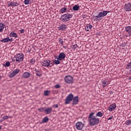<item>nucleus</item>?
<instances>
[{"instance_id": "obj_10", "label": "nucleus", "mask_w": 131, "mask_h": 131, "mask_svg": "<svg viewBox=\"0 0 131 131\" xmlns=\"http://www.w3.org/2000/svg\"><path fill=\"white\" fill-rule=\"evenodd\" d=\"M72 101V105H77V104H78V102H79V100H78V96L73 97Z\"/></svg>"}, {"instance_id": "obj_16", "label": "nucleus", "mask_w": 131, "mask_h": 131, "mask_svg": "<svg viewBox=\"0 0 131 131\" xmlns=\"http://www.w3.org/2000/svg\"><path fill=\"white\" fill-rule=\"evenodd\" d=\"M68 12H69V11H68L67 8L62 7L60 9V12L61 14H64V13H67Z\"/></svg>"}, {"instance_id": "obj_32", "label": "nucleus", "mask_w": 131, "mask_h": 131, "mask_svg": "<svg viewBox=\"0 0 131 131\" xmlns=\"http://www.w3.org/2000/svg\"><path fill=\"white\" fill-rule=\"evenodd\" d=\"M58 41L60 43V45H63V43H64V41H63V39L61 38H58Z\"/></svg>"}, {"instance_id": "obj_17", "label": "nucleus", "mask_w": 131, "mask_h": 131, "mask_svg": "<svg viewBox=\"0 0 131 131\" xmlns=\"http://www.w3.org/2000/svg\"><path fill=\"white\" fill-rule=\"evenodd\" d=\"M52 110L53 107H48V108L45 110V112L46 113V114H50L52 113Z\"/></svg>"}, {"instance_id": "obj_38", "label": "nucleus", "mask_w": 131, "mask_h": 131, "mask_svg": "<svg viewBox=\"0 0 131 131\" xmlns=\"http://www.w3.org/2000/svg\"><path fill=\"white\" fill-rule=\"evenodd\" d=\"M55 89H60L61 88V86L59 84H57L55 85Z\"/></svg>"}, {"instance_id": "obj_54", "label": "nucleus", "mask_w": 131, "mask_h": 131, "mask_svg": "<svg viewBox=\"0 0 131 131\" xmlns=\"http://www.w3.org/2000/svg\"><path fill=\"white\" fill-rule=\"evenodd\" d=\"M0 122H1V120H0Z\"/></svg>"}, {"instance_id": "obj_34", "label": "nucleus", "mask_w": 131, "mask_h": 131, "mask_svg": "<svg viewBox=\"0 0 131 131\" xmlns=\"http://www.w3.org/2000/svg\"><path fill=\"white\" fill-rule=\"evenodd\" d=\"M127 69H131V61L127 64Z\"/></svg>"}, {"instance_id": "obj_36", "label": "nucleus", "mask_w": 131, "mask_h": 131, "mask_svg": "<svg viewBox=\"0 0 131 131\" xmlns=\"http://www.w3.org/2000/svg\"><path fill=\"white\" fill-rule=\"evenodd\" d=\"M30 2V0H25L24 4L25 5H29Z\"/></svg>"}, {"instance_id": "obj_47", "label": "nucleus", "mask_w": 131, "mask_h": 131, "mask_svg": "<svg viewBox=\"0 0 131 131\" xmlns=\"http://www.w3.org/2000/svg\"><path fill=\"white\" fill-rule=\"evenodd\" d=\"M35 71H36V73H37V72H38L39 71H38V70L35 69Z\"/></svg>"}, {"instance_id": "obj_22", "label": "nucleus", "mask_w": 131, "mask_h": 131, "mask_svg": "<svg viewBox=\"0 0 131 131\" xmlns=\"http://www.w3.org/2000/svg\"><path fill=\"white\" fill-rule=\"evenodd\" d=\"M5 29V25L3 23H0V32H3Z\"/></svg>"}, {"instance_id": "obj_40", "label": "nucleus", "mask_w": 131, "mask_h": 131, "mask_svg": "<svg viewBox=\"0 0 131 131\" xmlns=\"http://www.w3.org/2000/svg\"><path fill=\"white\" fill-rule=\"evenodd\" d=\"M103 113H102L101 112H99V117H102L103 116Z\"/></svg>"}, {"instance_id": "obj_5", "label": "nucleus", "mask_w": 131, "mask_h": 131, "mask_svg": "<svg viewBox=\"0 0 131 131\" xmlns=\"http://www.w3.org/2000/svg\"><path fill=\"white\" fill-rule=\"evenodd\" d=\"M83 126H84V124L81 122H77L76 123V127L78 130H81L83 128Z\"/></svg>"}, {"instance_id": "obj_50", "label": "nucleus", "mask_w": 131, "mask_h": 131, "mask_svg": "<svg viewBox=\"0 0 131 131\" xmlns=\"http://www.w3.org/2000/svg\"><path fill=\"white\" fill-rule=\"evenodd\" d=\"M128 79H129V80H130V79H131V76L128 78Z\"/></svg>"}, {"instance_id": "obj_35", "label": "nucleus", "mask_w": 131, "mask_h": 131, "mask_svg": "<svg viewBox=\"0 0 131 131\" xmlns=\"http://www.w3.org/2000/svg\"><path fill=\"white\" fill-rule=\"evenodd\" d=\"M10 65H11V63L10 62L8 61L4 64V66H5V67H9Z\"/></svg>"}, {"instance_id": "obj_31", "label": "nucleus", "mask_w": 131, "mask_h": 131, "mask_svg": "<svg viewBox=\"0 0 131 131\" xmlns=\"http://www.w3.org/2000/svg\"><path fill=\"white\" fill-rule=\"evenodd\" d=\"M30 63L31 64V65H33V64L35 63V59L32 58L30 61Z\"/></svg>"}, {"instance_id": "obj_9", "label": "nucleus", "mask_w": 131, "mask_h": 131, "mask_svg": "<svg viewBox=\"0 0 131 131\" xmlns=\"http://www.w3.org/2000/svg\"><path fill=\"white\" fill-rule=\"evenodd\" d=\"M50 63H51V60L48 59L42 61L41 64L42 66H44V67H49V66H50Z\"/></svg>"}, {"instance_id": "obj_41", "label": "nucleus", "mask_w": 131, "mask_h": 131, "mask_svg": "<svg viewBox=\"0 0 131 131\" xmlns=\"http://www.w3.org/2000/svg\"><path fill=\"white\" fill-rule=\"evenodd\" d=\"M58 104H54L52 107V108H58Z\"/></svg>"}, {"instance_id": "obj_1", "label": "nucleus", "mask_w": 131, "mask_h": 131, "mask_svg": "<svg viewBox=\"0 0 131 131\" xmlns=\"http://www.w3.org/2000/svg\"><path fill=\"white\" fill-rule=\"evenodd\" d=\"M95 113H91L89 116V120L90 121V125L91 126H93V125H96L99 122V120L97 119L96 116H94Z\"/></svg>"}, {"instance_id": "obj_53", "label": "nucleus", "mask_w": 131, "mask_h": 131, "mask_svg": "<svg viewBox=\"0 0 131 131\" xmlns=\"http://www.w3.org/2000/svg\"><path fill=\"white\" fill-rule=\"evenodd\" d=\"M30 51H31V50H29V51H28V52H30Z\"/></svg>"}, {"instance_id": "obj_2", "label": "nucleus", "mask_w": 131, "mask_h": 131, "mask_svg": "<svg viewBox=\"0 0 131 131\" xmlns=\"http://www.w3.org/2000/svg\"><path fill=\"white\" fill-rule=\"evenodd\" d=\"M73 16L72 14L69 13H65L60 16L59 19L62 23H66V22H68V21L70 20V19L72 18Z\"/></svg>"}, {"instance_id": "obj_24", "label": "nucleus", "mask_w": 131, "mask_h": 131, "mask_svg": "<svg viewBox=\"0 0 131 131\" xmlns=\"http://www.w3.org/2000/svg\"><path fill=\"white\" fill-rule=\"evenodd\" d=\"M73 11H78V10H79V6L78 4L75 5L73 7Z\"/></svg>"}, {"instance_id": "obj_51", "label": "nucleus", "mask_w": 131, "mask_h": 131, "mask_svg": "<svg viewBox=\"0 0 131 131\" xmlns=\"http://www.w3.org/2000/svg\"><path fill=\"white\" fill-rule=\"evenodd\" d=\"M2 129V126H0V130Z\"/></svg>"}, {"instance_id": "obj_12", "label": "nucleus", "mask_w": 131, "mask_h": 131, "mask_svg": "<svg viewBox=\"0 0 131 131\" xmlns=\"http://www.w3.org/2000/svg\"><path fill=\"white\" fill-rule=\"evenodd\" d=\"M18 6H19V3L14 2H11L8 5V7H18Z\"/></svg>"}, {"instance_id": "obj_7", "label": "nucleus", "mask_w": 131, "mask_h": 131, "mask_svg": "<svg viewBox=\"0 0 131 131\" xmlns=\"http://www.w3.org/2000/svg\"><path fill=\"white\" fill-rule=\"evenodd\" d=\"M15 60L16 62H22L23 61L24 57L23 54H18L16 55Z\"/></svg>"}, {"instance_id": "obj_20", "label": "nucleus", "mask_w": 131, "mask_h": 131, "mask_svg": "<svg viewBox=\"0 0 131 131\" xmlns=\"http://www.w3.org/2000/svg\"><path fill=\"white\" fill-rule=\"evenodd\" d=\"M29 76H30V73H29L28 72H25L23 74V78H28V77H29Z\"/></svg>"}, {"instance_id": "obj_27", "label": "nucleus", "mask_w": 131, "mask_h": 131, "mask_svg": "<svg viewBox=\"0 0 131 131\" xmlns=\"http://www.w3.org/2000/svg\"><path fill=\"white\" fill-rule=\"evenodd\" d=\"M51 93V91L49 90H46L44 92L45 96H48Z\"/></svg>"}, {"instance_id": "obj_29", "label": "nucleus", "mask_w": 131, "mask_h": 131, "mask_svg": "<svg viewBox=\"0 0 131 131\" xmlns=\"http://www.w3.org/2000/svg\"><path fill=\"white\" fill-rule=\"evenodd\" d=\"M46 107H40V108H39L38 109V111L39 112H45V110H46V109H45Z\"/></svg>"}, {"instance_id": "obj_3", "label": "nucleus", "mask_w": 131, "mask_h": 131, "mask_svg": "<svg viewBox=\"0 0 131 131\" xmlns=\"http://www.w3.org/2000/svg\"><path fill=\"white\" fill-rule=\"evenodd\" d=\"M64 81L66 83H73V77L71 76H66L64 77Z\"/></svg>"}, {"instance_id": "obj_14", "label": "nucleus", "mask_w": 131, "mask_h": 131, "mask_svg": "<svg viewBox=\"0 0 131 131\" xmlns=\"http://www.w3.org/2000/svg\"><path fill=\"white\" fill-rule=\"evenodd\" d=\"M59 30L64 31L67 29V26L65 24H61L58 27Z\"/></svg>"}, {"instance_id": "obj_8", "label": "nucleus", "mask_w": 131, "mask_h": 131, "mask_svg": "<svg viewBox=\"0 0 131 131\" xmlns=\"http://www.w3.org/2000/svg\"><path fill=\"white\" fill-rule=\"evenodd\" d=\"M20 71V70L19 69H16L14 70L12 73H10V74L9 75V77L10 78H12V77H14L16 74H18L19 73V72Z\"/></svg>"}, {"instance_id": "obj_26", "label": "nucleus", "mask_w": 131, "mask_h": 131, "mask_svg": "<svg viewBox=\"0 0 131 131\" xmlns=\"http://www.w3.org/2000/svg\"><path fill=\"white\" fill-rule=\"evenodd\" d=\"M1 42H9V37H8L6 38L3 39L1 40Z\"/></svg>"}, {"instance_id": "obj_11", "label": "nucleus", "mask_w": 131, "mask_h": 131, "mask_svg": "<svg viewBox=\"0 0 131 131\" xmlns=\"http://www.w3.org/2000/svg\"><path fill=\"white\" fill-rule=\"evenodd\" d=\"M126 32L128 34L129 36H131V27L129 26L125 27Z\"/></svg>"}, {"instance_id": "obj_52", "label": "nucleus", "mask_w": 131, "mask_h": 131, "mask_svg": "<svg viewBox=\"0 0 131 131\" xmlns=\"http://www.w3.org/2000/svg\"><path fill=\"white\" fill-rule=\"evenodd\" d=\"M2 79V76H0V80Z\"/></svg>"}, {"instance_id": "obj_45", "label": "nucleus", "mask_w": 131, "mask_h": 131, "mask_svg": "<svg viewBox=\"0 0 131 131\" xmlns=\"http://www.w3.org/2000/svg\"><path fill=\"white\" fill-rule=\"evenodd\" d=\"M111 119H113V116L110 117V118H108L107 119V121L108 120H111Z\"/></svg>"}, {"instance_id": "obj_21", "label": "nucleus", "mask_w": 131, "mask_h": 131, "mask_svg": "<svg viewBox=\"0 0 131 131\" xmlns=\"http://www.w3.org/2000/svg\"><path fill=\"white\" fill-rule=\"evenodd\" d=\"M102 83L103 84V87L105 88L107 84H109V81L107 79H105L102 81Z\"/></svg>"}, {"instance_id": "obj_30", "label": "nucleus", "mask_w": 131, "mask_h": 131, "mask_svg": "<svg viewBox=\"0 0 131 131\" xmlns=\"http://www.w3.org/2000/svg\"><path fill=\"white\" fill-rule=\"evenodd\" d=\"M54 63L55 65H58L61 63V61H60L59 59H58L57 60H55L54 61Z\"/></svg>"}, {"instance_id": "obj_46", "label": "nucleus", "mask_w": 131, "mask_h": 131, "mask_svg": "<svg viewBox=\"0 0 131 131\" xmlns=\"http://www.w3.org/2000/svg\"><path fill=\"white\" fill-rule=\"evenodd\" d=\"M8 41H13V38H9V37H8Z\"/></svg>"}, {"instance_id": "obj_43", "label": "nucleus", "mask_w": 131, "mask_h": 131, "mask_svg": "<svg viewBox=\"0 0 131 131\" xmlns=\"http://www.w3.org/2000/svg\"><path fill=\"white\" fill-rule=\"evenodd\" d=\"M73 49H77V45H73Z\"/></svg>"}, {"instance_id": "obj_19", "label": "nucleus", "mask_w": 131, "mask_h": 131, "mask_svg": "<svg viewBox=\"0 0 131 131\" xmlns=\"http://www.w3.org/2000/svg\"><path fill=\"white\" fill-rule=\"evenodd\" d=\"M92 28H93V26L90 24H88L85 27V29L86 30V31H90V30H92Z\"/></svg>"}, {"instance_id": "obj_23", "label": "nucleus", "mask_w": 131, "mask_h": 131, "mask_svg": "<svg viewBox=\"0 0 131 131\" xmlns=\"http://www.w3.org/2000/svg\"><path fill=\"white\" fill-rule=\"evenodd\" d=\"M10 36L11 37H15L17 38L18 37V35H17V33H15V32H11L10 34Z\"/></svg>"}, {"instance_id": "obj_13", "label": "nucleus", "mask_w": 131, "mask_h": 131, "mask_svg": "<svg viewBox=\"0 0 131 131\" xmlns=\"http://www.w3.org/2000/svg\"><path fill=\"white\" fill-rule=\"evenodd\" d=\"M116 108V104L114 103L113 104H111L109 107H108V110L109 111H110L111 112H112V111H114V110H115V109Z\"/></svg>"}, {"instance_id": "obj_44", "label": "nucleus", "mask_w": 131, "mask_h": 131, "mask_svg": "<svg viewBox=\"0 0 131 131\" xmlns=\"http://www.w3.org/2000/svg\"><path fill=\"white\" fill-rule=\"evenodd\" d=\"M50 67H52V66H54V62H50Z\"/></svg>"}, {"instance_id": "obj_15", "label": "nucleus", "mask_w": 131, "mask_h": 131, "mask_svg": "<svg viewBox=\"0 0 131 131\" xmlns=\"http://www.w3.org/2000/svg\"><path fill=\"white\" fill-rule=\"evenodd\" d=\"M108 14V12L106 11L99 12V18H101V17H105Z\"/></svg>"}, {"instance_id": "obj_49", "label": "nucleus", "mask_w": 131, "mask_h": 131, "mask_svg": "<svg viewBox=\"0 0 131 131\" xmlns=\"http://www.w3.org/2000/svg\"><path fill=\"white\" fill-rule=\"evenodd\" d=\"M96 116H99V113H97Z\"/></svg>"}, {"instance_id": "obj_18", "label": "nucleus", "mask_w": 131, "mask_h": 131, "mask_svg": "<svg viewBox=\"0 0 131 131\" xmlns=\"http://www.w3.org/2000/svg\"><path fill=\"white\" fill-rule=\"evenodd\" d=\"M62 59H65V54L63 52L59 54L57 60H59L60 61H61Z\"/></svg>"}, {"instance_id": "obj_42", "label": "nucleus", "mask_w": 131, "mask_h": 131, "mask_svg": "<svg viewBox=\"0 0 131 131\" xmlns=\"http://www.w3.org/2000/svg\"><path fill=\"white\" fill-rule=\"evenodd\" d=\"M20 33H24V32H25V30L23 29H21L20 30Z\"/></svg>"}, {"instance_id": "obj_48", "label": "nucleus", "mask_w": 131, "mask_h": 131, "mask_svg": "<svg viewBox=\"0 0 131 131\" xmlns=\"http://www.w3.org/2000/svg\"><path fill=\"white\" fill-rule=\"evenodd\" d=\"M12 62H16V59H12Z\"/></svg>"}, {"instance_id": "obj_33", "label": "nucleus", "mask_w": 131, "mask_h": 131, "mask_svg": "<svg viewBox=\"0 0 131 131\" xmlns=\"http://www.w3.org/2000/svg\"><path fill=\"white\" fill-rule=\"evenodd\" d=\"M93 19L94 21H98V20H99V15L94 16Z\"/></svg>"}, {"instance_id": "obj_28", "label": "nucleus", "mask_w": 131, "mask_h": 131, "mask_svg": "<svg viewBox=\"0 0 131 131\" xmlns=\"http://www.w3.org/2000/svg\"><path fill=\"white\" fill-rule=\"evenodd\" d=\"M9 119V116H5L3 117L2 120H1V122H3V121L6 120V119Z\"/></svg>"}, {"instance_id": "obj_37", "label": "nucleus", "mask_w": 131, "mask_h": 131, "mask_svg": "<svg viewBox=\"0 0 131 131\" xmlns=\"http://www.w3.org/2000/svg\"><path fill=\"white\" fill-rule=\"evenodd\" d=\"M126 125H129V124H131V120L127 121V122H126Z\"/></svg>"}, {"instance_id": "obj_4", "label": "nucleus", "mask_w": 131, "mask_h": 131, "mask_svg": "<svg viewBox=\"0 0 131 131\" xmlns=\"http://www.w3.org/2000/svg\"><path fill=\"white\" fill-rule=\"evenodd\" d=\"M73 99V94H70L65 99V104H69Z\"/></svg>"}, {"instance_id": "obj_39", "label": "nucleus", "mask_w": 131, "mask_h": 131, "mask_svg": "<svg viewBox=\"0 0 131 131\" xmlns=\"http://www.w3.org/2000/svg\"><path fill=\"white\" fill-rule=\"evenodd\" d=\"M36 75L37 76H39V77H40V76H41V73H40V72H38L36 73Z\"/></svg>"}, {"instance_id": "obj_6", "label": "nucleus", "mask_w": 131, "mask_h": 131, "mask_svg": "<svg viewBox=\"0 0 131 131\" xmlns=\"http://www.w3.org/2000/svg\"><path fill=\"white\" fill-rule=\"evenodd\" d=\"M124 10L126 12H130L131 11V4L129 3H127L124 5Z\"/></svg>"}, {"instance_id": "obj_25", "label": "nucleus", "mask_w": 131, "mask_h": 131, "mask_svg": "<svg viewBox=\"0 0 131 131\" xmlns=\"http://www.w3.org/2000/svg\"><path fill=\"white\" fill-rule=\"evenodd\" d=\"M49 121V118L48 117H45L44 118H43L42 120V123H46V122H48Z\"/></svg>"}]
</instances>
